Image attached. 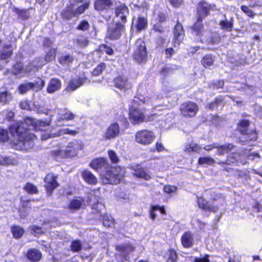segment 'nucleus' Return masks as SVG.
<instances>
[{
    "instance_id": "nucleus-1",
    "label": "nucleus",
    "mask_w": 262,
    "mask_h": 262,
    "mask_svg": "<svg viewBox=\"0 0 262 262\" xmlns=\"http://www.w3.org/2000/svg\"><path fill=\"white\" fill-rule=\"evenodd\" d=\"M90 2L84 0H70L68 6L61 12V16L66 19L78 17L89 7Z\"/></svg>"
},
{
    "instance_id": "nucleus-2",
    "label": "nucleus",
    "mask_w": 262,
    "mask_h": 262,
    "mask_svg": "<svg viewBox=\"0 0 262 262\" xmlns=\"http://www.w3.org/2000/svg\"><path fill=\"white\" fill-rule=\"evenodd\" d=\"M211 6L205 1L201 2L198 7V12L199 13V18L197 21L192 27L193 31L197 36H202L206 33L207 34H210V32H205L203 30V24L202 23V18L208 15Z\"/></svg>"
},
{
    "instance_id": "nucleus-3",
    "label": "nucleus",
    "mask_w": 262,
    "mask_h": 262,
    "mask_svg": "<svg viewBox=\"0 0 262 262\" xmlns=\"http://www.w3.org/2000/svg\"><path fill=\"white\" fill-rule=\"evenodd\" d=\"M16 139L14 141V148L17 150H28L32 148L34 145L35 135L31 133H23L20 135L15 134Z\"/></svg>"
},
{
    "instance_id": "nucleus-4",
    "label": "nucleus",
    "mask_w": 262,
    "mask_h": 262,
    "mask_svg": "<svg viewBox=\"0 0 262 262\" xmlns=\"http://www.w3.org/2000/svg\"><path fill=\"white\" fill-rule=\"evenodd\" d=\"M36 120L27 117L25 118L24 122H19L12 125L10 128V133L12 136L15 134L20 135V133H28L29 130L35 129Z\"/></svg>"
},
{
    "instance_id": "nucleus-5",
    "label": "nucleus",
    "mask_w": 262,
    "mask_h": 262,
    "mask_svg": "<svg viewBox=\"0 0 262 262\" xmlns=\"http://www.w3.org/2000/svg\"><path fill=\"white\" fill-rule=\"evenodd\" d=\"M82 148V146L77 141L69 143L64 150H58L54 151L55 156L60 158H72L77 155L79 150Z\"/></svg>"
},
{
    "instance_id": "nucleus-6",
    "label": "nucleus",
    "mask_w": 262,
    "mask_h": 262,
    "mask_svg": "<svg viewBox=\"0 0 262 262\" xmlns=\"http://www.w3.org/2000/svg\"><path fill=\"white\" fill-rule=\"evenodd\" d=\"M124 170L120 168H112L106 171L102 177V182L104 184H117L124 176Z\"/></svg>"
},
{
    "instance_id": "nucleus-7",
    "label": "nucleus",
    "mask_w": 262,
    "mask_h": 262,
    "mask_svg": "<svg viewBox=\"0 0 262 262\" xmlns=\"http://www.w3.org/2000/svg\"><path fill=\"white\" fill-rule=\"evenodd\" d=\"M147 52L144 41L141 38L136 41L134 53V58L138 62H145Z\"/></svg>"
},
{
    "instance_id": "nucleus-8",
    "label": "nucleus",
    "mask_w": 262,
    "mask_h": 262,
    "mask_svg": "<svg viewBox=\"0 0 262 262\" xmlns=\"http://www.w3.org/2000/svg\"><path fill=\"white\" fill-rule=\"evenodd\" d=\"M181 115L187 118L194 117L199 111L198 105L192 101L183 103L180 106Z\"/></svg>"
},
{
    "instance_id": "nucleus-9",
    "label": "nucleus",
    "mask_w": 262,
    "mask_h": 262,
    "mask_svg": "<svg viewBox=\"0 0 262 262\" xmlns=\"http://www.w3.org/2000/svg\"><path fill=\"white\" fill-rule=\"evenodd\" d=\"M155 139L154 133L147 129L137 132L135 135L136 141L143 145H148L151 143Z\"/></svg>"
},
{
    "instance_id": "nucleus-10",
    "label": "nucleus",
    "mask_w": 262,
    "mask_h": 262,
    "mask_svg": "<svg viewBox=\"0 0 262 262\" xmlns=\"http://www.w3.org/2000/svg\"><path fill=\"white\" fill-rule=\"evenodd\" d=\"M129 119L133 124L148 121V117L145 116V110L132 107L129 112Z\"/></svg>"
},
{
    "instance_id": "nucleus-11",
    "label": "nucleus",
    "mask_w": 262,
    "mask_h": 262,
    "mask_svg": "<svg viewBox=\"0 0 262 262\" xmlns=\"http://www.w3.org/2000/svg\"><path fill=\"white\" fill-rule=\"evenodd\" d=\"M45 83L42 79L38 78L34 83L28 82L20 84L18 88V90L20 94H25L31 90L38 92L42 89Z\"/></svg>"
},
{
    "instance_id": "nucleus-12",
    "label": "nucleus",
    "mask_w": 262,
    "mask_h": 262,
    "mask_svg": "<svg viewBox=\"0 0 262 262\" xmlns=\"http://www.w3.org/2000/svg\"><path fill=\"white\" fill-rule=\"evenodd\" d=\"M56 55V50L55 49H51L47 53L45 57L44 61H41L39 58L36 59L34 60L30 66L29 67L28 71H31L35 69H38L42 67V66L48 62H50L55 58Z\"/></svg>"
},
{
    "instance_id": "nucleus-13",
    "label": "nucleus",
    "mask_w": 262,
    "mask_h": 262,
    "mask_svg": "<svg viewBox=\"0 0 262 262\" xmlns=\"http://www.w3.org/2000/svg\"><path fill=\"white\" fill-rule=\"evenodd\" d=\"M124 31V25L118 22L108 28L106 36L112 39H117L120 37Z\"/></svg>"
},
{
    "instance_id": "nucleus-14",
    "label": "nucleus",
    "mask_w": 262,
    "mask_h": 262,
    "mask_svg": "<svg viewBox=\"0 0 262 262\" xmlns=\"http://www.w3.org/2000/svg\"><path fill=\"white\" fill-rule=\"evenodd\" d=\"M239 162L242 164L247 163L246 159L245 158V155H240L238 153H232L228 157L226 161H220L217 164L221 165L225 164L230 165L233 164H236Z\"/></svg>"
},
{
    "instance_id": "nucleus-15",
    "label": "nucleus",
    "mask_w": 262,
    "mask_h": 262,
    "mask_svg": "<svg viewBox=\"0 0 262 262\" xmlns=\"http://www.w3.org/2000/svg\"><path fill=\"white\" fill-rule=\"evenodd\" d=\"M120 132L119 124L114 122L111 124L106 128L104 134V138L106 140H110L118 137Z\"/></svg>"
},
{
    "instance_id": "nucleus-16",
    "label": "nucleus",
    "mask_w": 262,
    "mask_h": 262,
    "mask_svg": "<svg viewBox=\"0 0 262 262\" xmlns=\"http://www.w3.org/2000/svg\"><path fill=\"white\" fill-rule=\"evenodd\" d=\"M114 0H96L94 2L95 10L97 11H107L113 5Z\"/></svg>"
},
{
    "instance_id": "nucleus-17",
    "label": "nucleus",
    "mask_w": 262,
    "mask_h": 262,
    "mask_svg": "<svg viewBox=\"0 0 262 262\" xmlns=\"http://www.w3.org/2000/svg\"><path fill=\"white\" fill-rule=\"evenodd\" d=\"M184 33L182 26L177 24L173 30V45L174 47L179 46L184 38Z\"/></svg>"
},
{
    "instance_id": "nucleus-18",
    "label": "nucleus",
    "mask_w": 262,
    "mask_h": 262,
    "mask_svg": "<svg viewBox=\"0 0 262 262\" xmlns=\"http://www.w3.org/2000/svg\"><path fill=\"white\" fill-rule=\"evenodd\" d=\"M115 86L121 90H127L132 88V83L128 80L126 77L119 76L114 79Z\"/></svg>"
},
{
    "instance_id": "nucleus-19",
    "label": "nucleus",
    "mask_w": 262,
    "mask_h": 262,
    "mask_svg": "<svg viewBox=\"0 0 262 262\" xmlns=\"http://www.w3.org/2000/svg\"><path fill=\"white\" fill-rule=\"evenodd\" d=\"M132 173L134 176L138 178H142L145 180H149L151 177L150 173L145 171L143 168L139 165L132 167Z\"/></svg>"
},
{
    "instance_id": "nucleus-20",
    "label": "nucleus",
    "mask_w": 262,
    "mask_h": 262,
    "mask_svg": "<svg viewBox=\"0 0 262 262\" xmlns=\"http://www.w3.org/2000/svg\"><path fill=\"white\" fill-rule=\"evenodd\" d=\"M45 187L48 193H51L53 189L58 186L56 177L52 173H49L45 178Z\"/></svg>"
},
{
    "instance_id": "nucleus-21",
    "label": "nucleus",
    "mask_w": 262,
    "mask_h": 262,
    "mask_svg": "<svg viewBox=\"0 0 262 262\" xmlns=\"http://www.w3.org/2000/svg\"><path fill=\"white\" fill-rule=\"evenodd\" d=\"M239 142L242 144H250L257 139V133L255 130H250L247 133L239 137Z\"/></svg>"
},
{
    "instance_id": "nucleus-22",
    "label": "nucleus",
    "mask_w": 262,
    "mask_h": 262,
    "mask_svg": "<svg viewBox=\"0 0 262 262\" xmlns=\"http://www.w3.org/2000/svg\"><path fill=\"white\" fill-rule=\"evenodd\" d=\"M115 14L117 18L121 19L123 23L126 21V16L128 14V9L125 5H121L116 7Z\"/></svg>"
},
{
    "instance_id": "nucleus-23",
    "label": "nucleus",
    "mask_w": 262,
    "mask_h": 262,
    "mask_svg": "<svg viewBox=\"0 0 262 262\" xmlns=\"http://www.w3.org/2000/svg\"><path fill=\"white\" fill-rule=\"evenodd\" d=\"M81 176L85 182L89 184L95 185L97 183L96 177L88 170H84L81 173Z\"/></svg>"
},
{
    "instance_id": "nucleus-24",
    "label": "nucleus",
    "mask_w": 262,
    "mask_h": 262,
    "mask_svg": "<svg viewBox=\"0 0 262 262\" xmlns=\"http://www.w3.org/2000/svg\"><path fill=\"white\" fill-rule=\"evenodd\" d=\"M60 88L61 81L57 78H52L48 84L47 91L49 93H53L59 90Z\"/></svg>"
},
{
    "instance_id": "nucleus-25",
    "label": "nucleus",
    "mask_w": 262,
    "mask_h": 262,
    "mask_svg": "<svg viewBox=\"0 0 262 262\" xmlns=\"http://www.w3.org/2000/svg\"><path fill=\"white\" fill-rule=\"evenodd\" d=\"M182 245L185 248H189L192 246L193 238L190 232H185L181 237Z\"/></svg>"
},
{
    "instance_id": "nucleus-26",
    "label": "nucleus",
    "mask_w": 262,
    "mask_h": 262,
    "mask_svg": "<svg viewBox=\"0 0 262 262\" xmlns=\"http://www.w3.org/2000/svg\"><path fill=\"white\" fill-rule=\"evenodd\" d=\"M135 27L138 31L145 29L147 27V20L146 16H139L135 23Z\"/></svg>"
},
{
    "instance_id": "nucleus-27",
    "label": "nucleus",
    "mask_w": 262,
    "mask_h": 262,
    "mask_svg": "<svg viewBox=\"0 0 262 262\" xmlns=\"http://www.w3.org/2000/svg\"><path fill=\"white\" fill-rule=\"evenodd\" d=\"M58 121L60 120H71L74 118L75 115L67 109L60 110V113H58Z\"/></svg>"
},
{
    "instance_id": "nucleus-28",
    "label": "nucleus",
    "mask_w": 262,
    "mask_h": 262,
    "mask_svg": "<svg viewBox=\"0 0 262 262\" xmlns=\"http://www.w3.org/2000/svg\"><path fill=\"white\" fill-rule=\"evenodd\" d=\"M27 257L32 261H37L41 258V252L37 249H32L28 251Z\"/></svg>"
},
{
    "instance_id": "nucleus-29",
    "label": "nucleus",
    "mask_w": 262,
    "mask_h": 262,
    "mask_svg": "<svg viewBox=\"0 0 262 262\" xmlns=\"http://www.w3.org/2000/svg\"><path fill=\"white\" fill-rule=\"evenodd\" d=\"M219 25L222 29L227 31H231L233 26V19L232 18H230L229 20H228L225 16V19L221 20Z\"/></svg>"
},
{
    "instance_id": "nucleus-30",
    "label": "nucleus",
    "mask_w": 262,
    "mask_h": 262,
    "mask_svg": "<svg viewBox=\"0 0 262 262\" xmlns=\"http://www.w3.org/2000/svg\"><path fill=\"white\" fill-rule=\"evenodd\" d=\"M86 79L83 77H77V78L72 80L69 84V88L74 91L82 85L85 82Z\"/></svg>"
},
{
    "instance_id": "nucleus-31",
    "label": "nucleus",
    "mask_w": 262,
    "mask_h": 262,
    "mask_svg": "<svg viewBox=\"0 0 262 262\" xmlns=\"http://www.w3.org/2000/svg\"><path fill=\"white\" fill-rule=\"evenodd\" d=\"M106 160L104 158H98L93 160L90 163V166L96 170L105 167Z\"/></svg>"
},
{
    "instance_id": "nucleus-32",
    "label": "nucleus",
    "mask_w": 262,
    "mask_h": 262,
    "mask_svg": "<svg viewBox=\"0 0 262 262\" xmlns=\"http://www.w3.org/2000/svg\"><path fill=\"white\" fill-rule=\"evenodd\" d=\"M250 122L248 120H243L239 122L237 129L241 133L242 135L247 133L250 130L249 128Z\"/></svg>"
},
{
    "instance_id": "nucleus-33",
    "label": "nucleus",
    "mask_w": 262,
    "mask_h": 262,
    "mask_svg": "<svg viewBox=\"0 0 262 262\" xmlns=\"http://www.w3.org/2000/svg\"><path fill=\"white\" fill-rule=\"evenodd\" d=\"M83 200L81 198L72 200L69 204L68 207L71 210H78L80 208Z\"/></svg>"
},
{
    "instance_id": "nucleus-34",
    "label": "nucleus",
    "mask_w": 262,
    "mask_h": 262,
    "mask_svg": "<svg viewBox=\"0 0 262 262\" xmlns=\"http://www.w3.org/2000/svg\"><path fill=\"white\" fill-rule=\"evenodd\" d=\"M74 60V57L70 54H65L61 56L59 59V62L62 66H69Z\"/></svg>"
},
{
    "instance_id": "nucleus-35",
    "label": "nucleus",
    "mask_w": 262,
    "mask_h": 262,
    "mask_svg": "<svg viewBox=\"0 0 262 262\" xmlns=\"http://www.w3.org/2000/svg\"><path fill=\"white\" fill-rule=\"evenodd\" d=\"M234 147V145L232 144H227L222 146L218 145L217 152L219 155H224L228 153Z\"/></svg>"
},
{
    "instance_id": "nucleus-36",
    "label": "nucleus",
    "mask_w": 262,
    "mask_h": 262,
    "mask_svg": "<svg viewBox=\"0 0 262 262\" xmlns=\"http://www.w3.org/2000/svg\"><path fill=\"white\" fill-rule=\"evenodd\" d=\"M117 248L122 255L125 256L134 250V247L129 244L121 245L118 246Z\"/></svg>"
},
{
    "instance_id": "nucleus-37",
    "label": "nucleus",
    "mask_w": 262,
    "mask_h": 262,
    "mask_svg": "<svg viewBox=\"0 0 262 262\" xmlns=\"http://www.w3.org/2000/svg\"><path fill=\"white\" fill-rule=\"evenodd\" d=\"M223 99L222 97H216L214 101L211 102L207 104V107L210 110H214L217 108V107L222 104Z\"/></svg>"
},
{
    "instance_id": "nucleus-38",
    "label": "nucleus",
    "mask_w": 262,
    "mask_h": 262,
    "mask_svg": "<svg viewBox=\"0 0 262 262\" xmlns=\"http://www.w3.org/2000/svg\"><path fill=\"white\" fill-rule=\"evenodd\" d=\"M11 232L14 238H19L24 234V230L19 226H15L11 228Z\"/></svg>"
},
{
    "instance_id": "nucleus-39",
    "label": "nucleus",
    "mask_w": 262,
    "mask_h": 262,
    "mask_svg": "<svg viewBox=\"0 0 262 262\" xmlns=\"http://www.w3.org/2000/svg\"><path fill=\"white\" fill-rule=\"evenodd\" d=\"M11 94L8 91H5L0 93V102L3 104L8 103L11 99Z\"/></svg>"
},
{
    "instance_id": "nucleus-40",
    "label": "nucleus",
    "mask_w": 262,
    "mask_h": 262,
    "mask_svg": "<svg viewBox=\"0 0 262 262\" xmlns=\"http://www.w3.org/2000/svg\"><path fill=\"white\" fill-rule=\"evenodd\" d=\"M24 189L29 194H33L38 193L37 187L31 183H27L24 186Z\"/></svg>"
},
{
    "instance_id": "nucleus-41",
    "label": "nucleus",
    "mask_w": 262,
    "mask_h": 262,
    "mask_svg": "<svg viewBox=\"0 0 262 262\" xmlns=\"http://www.w3.org/2000/svg\"><path fill=\"white\" fill-rule=\"evenodd\" d=\"M13 12L16 13L19 17L23 19H26L29 18V13L28 10L27 9H19L17 8H13Z\"/></svg>"
},
{
    "instance_id": "nucleus-42",
    "label": "nucleus",
    "mask_w": 262,
    "mask_h": 262,
    "mask_svg": "<svg viewBox=\"0 0 262 262\" xmlns=\"http://www.w3.org/2000/svg\"><path fill=\"white\" fill-rule=\"evenodd\" d=\"M215 163V160L210 157H201L198 160V164L202 165L204 164L213 165Z\"/></svg>"
},
{
    "instance_id": "nucleus-43",
    "label": "nucleus",
    "mask_w": 262,
    "mask_h": 262,
    "mask_svg": "<svg viewBox=\"0 0 262 262\" xmlns=\"http://www.w3.org/2000/svg\"><path fill=\"white\" fill-rule=\"evenodd\" d=\"M214 62V59L211 55H205L202 59L201 63L205 67L211 66Z\"/></svg>"
},
{
    "instance_id": "nucleus-44",
    "label": "nucleus",
    "mask_w": 262,
    "mask_h": 262,
    "mask_svg": "<svg viewBox=\"0 0 262 262\" xmlns=\"http://www.w3.org/2000/svg\"><path fill=\"white\" fill-rule=\"evenodd\" d=\"M51 121V118L46 120H36L35 125L36 124V126H35V130H42V127L50 125Z\"/></svg>"
},
{
    "instance_id": "nucleus-45",
    "label": "nucleus",
    "mask_w": 262,
    "mask_h": 262,
    "mask_svg": "<svg viewBox=\"0 0 262 262\" xmlns=\"http://www.w3.org/2000/svg\"><path fill=\"white\" fill-rule=\"evenodd\" d=\"M71 250L74 252H79L82 249V244L80 241H73L70 246Z\"/></svg>"
},
{
    "instance_id": "nucleus-46",
    "label": "nucleus",
    "mask_w": 262,
    "mask_h": 262,
    "mask_svg": "<svg viewBox=\"0 0 262 262\" xmlns=\"http://www.w3.org/2000/svg\"><path fill=\"white\" fill-rule=\"evenodd\" d=\"M102 223L104 226L111 227L114 225L113 219L110 215H104L102 217Z\"/></svg>"
},
{
    "instance_id": "nucleus-47",
    "label": "nucleus",
    "mask_w": 262,
    "mask_h": 262,
    "mask_svg": "<svg viewBox=\"0 0 262 262\" xmlns=\"http://www.w3.org/2000/svg\"><path fill=\"white\" fill-rule=\"evenodd\" d=\"M78 132L76 130H71L69 128H64L60 129L56 133V136H60L64 134H70L74 136L77 134Z\"/></svg>"
},
{
    "instance_id": "nucleus-48",
    "label": "nucleus",
    "mask_w": 262,
    "mask_h": 262,
    "mask_svg": "<svg viewBox=\"0 0 262 262\" xmlns=\"http://www.w3.org/2000/svg\"><path fill=\"white\" fill-rule=\"evenodd\" d=\"M243 155H245V158L246 159V160H251L252 161H257L259 160L260 158L259 154L257 152H249L247 153H244L243 154Z\"/></svg>"
},
{
    "instance_id": "nucleus-49",
    "label": "nucleus",
    "mask_w": 262,
    "mask_h": 262,
    "mask_svg": "<svg viewBox=\"0 0 262 262\" xmlns=\"http://www.w3.org/2000/svg\"><path fill=\"white\" fill-rule=\"evenodd\" d=\"M198 203L199 207L204 210H208L209 207L208 202L202 197L198 198Z\"/></svg>"
},
{
    "instance_id": "nucleus-50",
    "label": "nucleus",
    "mask_w": 262,
    "mask_h": 262,
    "mask_svg": "<svg viewBox=\"0 0 262 262\" xmlns=\"http://www.w3.org/2000/svg\"><path fill=\"white\" fill-rule=\"evenodd\" d=\"M105 68V64L104 63H101L97 66V67L93 70L92 74L94 76L99 75L104 70Z\"/></svg>"
},
{
    "instance_id": "nucleus-51",
    "label": "nucleus",
    "mask_w": 262,
    "mask_h": 262,
    "mask_svg": "<svg viewBox=\"0 0 262 262\" xmlns=\"http://www.w3.org/2000/svg\"><path fill=\"white\" fill-rule=\"evenodd\" d=\"M8 139L9 135L7 130L3 128H0V142H6Z\"/></svg>"
},
{
    "instance_id": "nucleus-52",
    "label": "nucleus",
    "mask_w": 262,
    "mask_h": 262,
    "mask_svg": "<svg viewBox=\"0 0 262 262\" xmlns=\"http://www.w3.org/2000/svg\"><path fill=\"white\" fill-rule=\"evenodd\" d=\"M23 70V66L21 63H16L13 67L12 73L14 75L20 74Z\"/></svg>"
},
{
    "instance_id": "nucleus-53",
    "label": "nucleus",
    "mask_w": 262,
    "mask_h": 262,
    "mask_svg": "<svg viewBox=\"0 0 262 262\" xmlns=\"http://www.w3.org/2000/svg\"><path fill=\"white\" fill-rule=\"evenodd\" d=\"M108 155L111 161L114 163H117L119 159L116 152L113 150H109L108 151Z\"/></svg>"
},
{
    "instance_id": "nucleus-54",
    "label": "nucleus",
    "mask_w": 262,
    "mask_h": 262,
    "mask_svg": "<svg viewBox=\"0 0 262 262\" xmlns=\"http://www.w3.org/2000/svg\"><path fill=\"white\" fill-rule=\"evenodd\" d=\"M177 187L174 186L166 185L163 187V191L168 194H171L176 192Z\"/></svg>"
},
{
    "instance_id": "nucleus-55",
    "label": "nucleus",
    "mask_w": 262,
    "mask_h": 262,
    "mask_svg": "<svg viewBox=\"0 0 262 262\" xmlns=\"http://www.w3.org/2000/svg\"><path fill=\"white\" fill-rule=\"evenodd\" d=\"M89 23L86 20H82L77 27V29L80 30L85 31L89 28Z\"/></svg>"
},
{
    "instance_id": "nucleus-56",
    "label": "nucleus",
    "mask_w": 262,
    "mask_h": 262,
    "mask_svg": "<svg viewBox=\"0 0 262 262\" xmlns=\"http://www.w3.org/2000/svg\"><path fill=\"white\" fill-rule=\"evenodd\" d=\"M241 10L249 17H253L255 15L253 11L246 6H242Z\"/></svg>"
},
{
    "instance_id": "nucleus-57",
    "label": "nucleus",
    "mask_w": 262,
    "mask_h": 262,
    "mask_svg": "<svg viewBox=\"0 0 262 262\" xmlns=\"http://www.w3.org/2000/svg\"><path fill=\"white\" fill-rule=\"evenodd\" d=\"M177 259V255L176 252L173 250H169L167 262H175Z\"/></svg>"
},
{
    "instance_id": "nucleus-58",
    "label": "nucleus",
    "mask_w": 262,
    "mask_h": 262,
    "mask_svg": "<svg viewBox=\"0 0 262 262\" xmlns=\"http://www.w3.org/2000/svg\"><path fill=\"white\" fill-rule=\"evenodd\" d=\"M77 44L81 47H84L88 45V40L84 37H80L77 39Z\"/></svg>"
},
{
    "instance_id": "nucleus-59",
    "label": "nucleus",
    "mask_w": 262,
    "mask_h": 262,
    "mask_svg": "<svg viewBox=\"0 0 262 262\" xmlns=\"http://www.w3.org/2000/svg\"><path fill=\"white\" fill-rule=\"evenodd\" d=\"M224 84V81L223 80L217 81L212 83L210 87L214 89H219L223 87Z\"/></svg>"
},
{
    "instance_id": "nucleus-60",
    "label": "nucleus",
    "mask_w": 262,
    "mask_h": 262,
    "mask_svg": "<svg viewBox=\"0 0 262 262\" xmlns=\"http://www.w3.org/2000/svg\"><path fill=\"white\" fill-rule=\"evenodd\" d=\"M12 163V160L9 157H4L0 160V165H7Z\"/></svg>"
},
{
    "instance_id": "nucleus-61",
    "label": "nucleus",
    "mask_w": 262,
    "mask_h": 262,
    "mask_svg": "<svg viewBox=\"0 0 262 262\" xmlns=\"http://www.w3.org/2000/svg\"><path fill=\"white\" fill-rule=\"evenodd\" d=\"M19 106L23 110H29L30 108L29 103L27 101H22L19 103Z\"/></svg>"
},
{
    "instance_id": "nucleus-62",
    "label": "nucleus",
    "mask_w": 262,
    "mask_h": 262,
    "mask_svg": "<svg viewBox=\"0 0 262 262\" xmlns=\"http://www.w3.org/2000/svg\"><path fill=\"white\" fill-rule=\"evenodd\" d=\"M156 19L160 23H162L166 20V16L164 13L159 12L156 17Z\"/></svg>"
},
{
    "instance_id": "nucleus-63",
    "label": "nucleus",
    "mask_w": 262,
    "mask_h": 262,
    "mask_svg": "<svg viewBox=\"0 0 262 262\" xmlns=\"http://www.w3.org/2000/svg\"><path fill=\"white\" fill-rule=\"evenodd\" d=\"M191 145H192V152H199L201 149V147L199 144L194 143H191Z\"/></svg>"
},
{
    "instance_id": "nucleus-64",
    "label": "nucleus",
    "mask_w": 262,
    "mask_h": 262,
    "mask_svg": "<svg viewBox=\"0 0 262 262\" xmlns=\"http://www.w3.org/2000/svg\"><path fill=\"white\" fill-rule=\"evenodd\" d=\"M208 257V256H205L202 258H195L194 262H209Z\"/></svg>"
}]
</instances>
